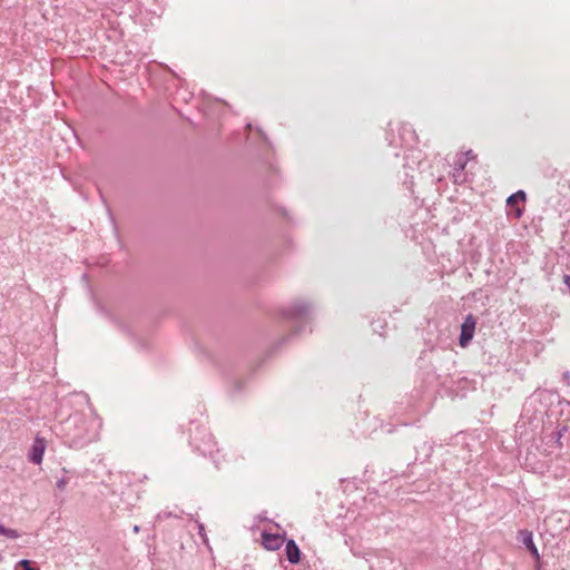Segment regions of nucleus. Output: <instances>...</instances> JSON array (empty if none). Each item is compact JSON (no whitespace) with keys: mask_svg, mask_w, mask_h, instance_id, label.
Segmentation results:
<instances>
[{"mask_svg":"<svg viewBox=\"0 0 570 570\" xmlns=\"http://www.w3.org/2000/svg\"><path fill=\"white\" fill-rule=\"evenodd\" d=\"M94 420L83 414H72L63 423V433L70 446H79L91 438L90 431Z\"/></svg>","mask_w":570,"mask_h":570,"instance_id":"nucleus-1","label":"nucleus"},{"mask_svg":"<svg viewBox=\"0 0 570 570\" xmlns=\"http://www.w3.org/2000/svg\"><path fill=\"white\" fill-rule=\"evenodd\" d=\"M475 326L476 318L472 314L466 315L461 325V333L459 337V344L461 347H466L471 343L474 336Z\"/></svg>","mask_w":570,"mask_h":570,"instance_id":"nucleus-2","label":"nucleus"},{"mask_svg":"<svg viewBox=\"0 0 570 570\" xmlns=\"http://www.w3.org/2000/svg\"><path fill=\"white\" fill-rule=\"evenodd\" d=\"M285 542V538L281 534H274L268 532L262 533V544L266 550L276 551L282 548Z\"/></svg>","mask_w":570,"mask_h":570,"instance_id":"nucleus-3","label":"nucleus"},{"mask_svg":"<svg viewBox=\"0 0 570 570\" xmlns=\"http://www.w3.org/2000/svg\"><path fill=\"white\" fill-rule=\"evenodd\" d=\"M45 449V441L42 439L37 438L32 444L29 454V460L35 464H40L43 459Z\"/></svg>","mask_w":570,"mask_h":570,"instance_id":"nucleus-4","label":"nucleus"},{"mask_svg":"<svg viewBox=\"0 0 570 570\" xmlns=\"http://www.w3.org/2000/svg\"><path fill=\"white\" fill-rule=\"evenodd\" d=\"M286 558L292 564H296L301 560V550L293 539L286 541Z\"/></svg>","mask_w":570,"mask_h":570,"instance_id":"nucleus-5","label":"nucleus"},{"mask_svg":"<svg viewBox=\"0 0 570 570\" xmlns=\"http://www.w3.org/2000/svg\"><path fill=\"white\" fill-rule=\"evenodd\" d=\"M466 164H468V158H465L462 155L456 156L454 164H453V170H454L453 176L455 177V179L463 174V171L466 167Z\"/></svg>","mask_w":570,"mask_h":570,"instance_id":"nucleus-6","label":"nucleus"},{"mask_svg":"<svg viewBox=\"0 0 570 570\" xmlns=\"http://www.w3.org/2000/svg\"><path fill=\"white\" fill-rule=\"evenodd\" d=\"M523 543L525 544V547L529 549V551L531 552V554L533 556V558L539 561L540 560V554H539V551L533 542V539H532V533L531 532H525V537L523 539Z\"/></svg>","mask_w":570,"mask_h":570,"instance_id":"nucleus-7","label":"nucleus"},{"mask_svg":"<svg viewBox=\"0 0 570 570\" xmlns=\"http://www.w3.org/2000/svg\"><path fill=\"white\" fill-rule=\"evenodd\" d=\"M525 198V193L523 190H518L517 193L508 197L507 205L510 207H514L519 202L524 203Z\"/></svg>","mask_w":570,"mask_h":570,"instance_id":"nucleus-8","label":"nucleus"},{"mask_svg":"<svg viewBox=\"0 0 570 570\" xmlns=\"http://www.w3.org/2000/svg\"><path fill=\"white\" fill-rule=\"evenodd\" d=\"M0 535H6L10 539H18L20 533L14 529L6 528L4 525L0 524Z\"/></svg>","mask_w":570,"mask_h":570,"instance_id":"nucleus-9","label":"nucleus"},{"mask_svg":"<svg viewBox=\"0 0 570 570\" xmlns=\"http://www.w3.org/2000/svg\"><path fill=\"white\" fill-rule=\"evenodd\" d=\"M523 215V208L522 207H519V206H515L514 209H513V217L515 219H519L521 218Z\"/></svg>","mask_w":570,"mask_h":570,"instance_id":"nucleus-10","label":"nucleus"},{"mask_svg":"<svg viewBox=\"0 0 570 570\" xmlns=\"http://www.w3.org/2000/svg\"><path fill=\"white\" fill-rule=\"evenodd\" d=\"M198 534L203 538L204 542H207L204 524L198 523Z\"/></svg>","mask_w":570,"mask_h":570,"instance_id":"nucleus-11","label":"nucleus"},{"mask_svg":"<svg viewBox=\"0 0 570 570\" xmlns=\"http://www.w3.org/2000/svg\"><path fill=\"white\" fill-rule=\"evenodd\" d=\"M20 564L23 567V570H39L37 568L30 567V561L29 560H21Z\"/></svg>","mask_w":570,"mask_h":570,"instance_id":"nucleus-12","label":"nucleus"},{"mask_svg":"<svg viewBox=\"0 0 570 570\" xmlns=\"http://www.w3.org/2000/svg\"><path fill=\"white\" fill-rule=\"evenodd\" d=\"M66 485H67V479L61 478V479H59V480L57 481V488H58L59 490H63V489L66 488Z\"/></svg>","mask_w":570,"mask_h":570,"instance_id":"nucleus-13","label":"nucleus"},{"mask_svg":"<svg viewBox=\"0 0 570 570\" xmlns=\"http://www.w3.org/2000/svg\"><path fill=\"white\" fill-rule=\"evenodd\" d=\"M462 156H464L465 158H468V161L470 159H473L475 157V155L473 154L472 150H468L465 154H462Z\"/></svg>","mask_w":570,"mask_h":570,"instance_id":"nucleus-14","label":"nucleus"},{"mask_svg":"<svg viewBox=\"0 0 570 570\" xmlns=\"http://www.w3.org/2000/svg\"><path fill=\"white\" fill-rule=\"evenodd\" d=\"M139 530H140L139 525H135V527H134V532H135V533H138V532H139Z\"/></svg>","mask_w":570,"mask_h":570,"instance_id":"nucleus-15","label":"nucleus"}]
</instances>
